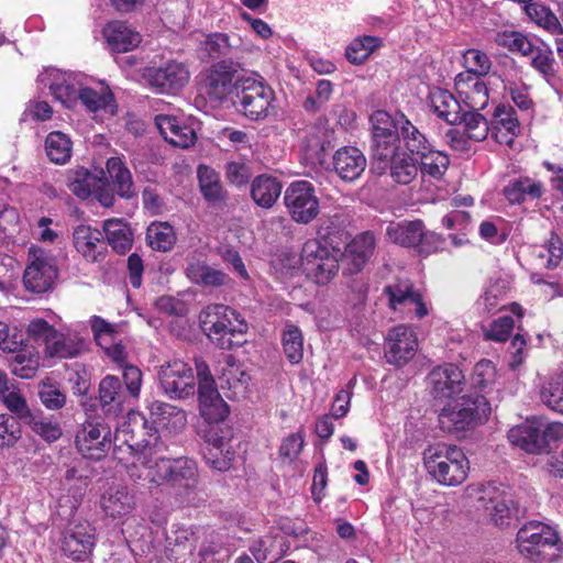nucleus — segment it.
Wrapping results in <instances>:
<instances>
[{
  "mask_svg": "<svg viewBox=\"0 0 563 563\" xmlns=\"http://www.w3.org/2000/svg\"><path fill=\"white\" fill-rule=\"evenodd\" d=\"M148 438L133 441L126 438L121 430L117 439H122L130 459L124 462L129 477L137 482H147L161 485L164 482L170 484L181 504L196 506L203 501L198 490V466L188 457L166 459L163 455L164 444L155 431L147 432Z\"/></svg>",
  "mask_w": 563,
  "mask_h": 563,
  "instance_id": "obj_1",
  "label": "nucleus"
},
{
  "mask_svg": "<svg viewBox=\"0 0 563 563\" xmlns=\"http://www.w3.org/2000/svg\"><path fill=\"white\" fill-rule=\"evenodd\" d=\"M340 231L321 228L318 238L308 240L301 251V266L306 276L318 285H328L339 273Z\"/></svg>",
  "mask_w": 563,
  "mask_h": 563,
  "instance_id": "obj_2",
  "label": "nucleus"
},
{
  "mask_svg": "<svg viewBox=\"0 0 563 563\" xmlns=\"http://www.w3.org/2000/svg\"><path fill=\"white\" fill-rule=\"evenodd\" d=\"M516 548L523 559L532 563L553 562L563 551V543L555 527L530 520L519 528Z\"/></svg>",
  "mask_w": 563,
  "mask_h": 563,
  "instance_id": "obj_3",
  "label": "nucleus"
},
{
  "mask_svg": "<svg viewBox=\"0 0 563 563\" xmlns=\"http://www.w3.org/2000/svg\"><path fill=\"white\" fill-rule=\"evenodd\" d=\"M423 464L428 474L442 486H459L468 476L470 462L461 448L454 444L435 443L423 452Z\"/></svg>",
  "mask_w": 563,
  "mask_h": 563,
  "instance_id": "obj_4",
  "label": "nucleus"
},
{
  "mask_svg": "<svg viewBox=\"0 0 563 563\" xmlns=\"http://www.w3.org/2000/svg\"><path fill=\"white\" fill-rule=\"evenodd\" d=\"M196 372L198 380L199 413L203 420L199 433L203 435L205 431L212 430L214 433H223L224 430H231L227 424L230 415V408L219 394L214 378L209 366L202 360L196 361Z\"/></svg>",
  "mask_w": 563,
  "mask_h": 563,
  "instance_id": "obj_5",
  "label": "nucleus"
},
{
  "mask_svg": "<svg viewBox=\"0 0 563 563\" xmlns=\"http://www.w3.org/2000/svg\"><path fill=\"white\" fill-rule=\"evenodd\" d=\"M467 492L476 509L484 510L488 520L500 529L510 527L525 515L514 495L503 487L478 484L468 486Z\"/></svg>",
  "mask_w": 563,
  "mask_h": 563,
  "instance_id": "obj_6",
  "label": "nucleus"
},
{
  "mask_svg": "<svg viewBox=\"0 0 563 563\" xmlns=\"http://www.w3.org/2000/svg\"><path fill=\"white\" fill-rule=\"evenodd\" d=\"M150 410L152 424L155 427L148 426L147 420L140 412L130 411L128 415V423H123L118 428L115 435H118L121 430H124V434H126L128 439L133 437V441H141L148 438L147 432L155 431L158 435V428L166 429L169 432H179L187 423L186 412L173 405L155 402L151 406ZM114 441L122 443V439L118 440L117 437H114Z\"/></svg>",
  "mask_w": 563,
  "mask_h": 563,
  "instance_id": "obj_7",
  "label": "nucleus"
},
{
  "mask_svg": "<svg viewBox=\"0 0 563 563\" xmlns=\"http://www.w3.org/2000/svg\"><path fill=\"white\" fill-rule=\"evenodd\" d=\"M492 408L482 395L452 398L439 413V424L448 432L465 431L487 421Z\"/></svg>",
  "mask_w": 563,
  "mask_h": 563,
  "instance_id": "obj_8",
  "label": "nucleus"
},
{
  "mask_svg": "<svg viewBox=\"0 0 563 563\" xmlns=\"http://www.w3.org/2000/svg\"><path fill=\"white\" fill-rule=\"evenodd\" d=\"M200 324L206 335L220 349L230 350L240 342L234 338L247 331V323L234 309L216 303L200 313Z\"/></svg>",
  "mask_w": 563,
  "mask_h": 563,
  "instance_id": "obj_9",
  "label": "nucleus"
},
{
  "mask_svg": "<svg viewBox=\"0 0 563 563\" xmlns=\"http://www.w3.org/2000/svg\"><path fill=\"white\" fill-rule=\"evenodd\" d=\"M402 129L406 150L417 156V162H420L418 167L421 175L434 180L442 179L450 164L448 155L442 151L434 150L411 122L405 121Z\"/></svg>",
  "mask_w": 563,
  "mask_h": 563,
  "instance_id": "obj_10",
  "label": "nucleus"
},
{
  "mask_svg": "<svg viewBox=\"0 0 563 563\" xmlns=\"http://www.w3.org/2000/svg\"><path fill=\"white\" fill-rule=\"evenodd\" d=\"M388 239L401 246L413 247L420 255L443 250L445 240L438 233L427 232L422 221L391 222L386 229Z\"/></svg>",
  "mask_w": 563,
  "mask_h": 563,
  "instance_id": "obj_11",
  "label": "nucleus"
},
{
  "mask_svg": "<svg viewBox=\"0 0 563 563\" xmlns=\"http://www.w3.org/2000/svg\"><path fill=\"white\" fill-rule=\"evenodd\" d=\"M86 75L66 71L57 68H47L38 77V82L47 88L54 99L65 108H75L80 98Z\"/></svg>",
  "mask_w": 563,
  "mask_h": 563,
  "instance_id": "obj_12",
  "label": "nucleus"
},
{
  "mask_svg": "<svg viewBox=\"0 0 563 563\" xmlns=\"http://www.w3.org/2000/svg\"><path fill=\"white\" fill-rule=\"evenodd\" d=\"M235 97V102L245 117L260 120L267 115L274 91L262 80L245 77L236 80Z\"/></svg>",
  "mask_w": 563,
  "mask_h": 563,
  "instance_id": "obj_13",
  "label": "nucleus"
},
{
  "mask_svg": "<svg viewBox=\"0 0 563 563\" xmlns=\"http://www.w3.org/2000/svg\"><path fill=\"white\" fill-rule=\"evenodd\" d=\"M58 271L53 255L40 246L29 250V264L24 271L23 283L27 290L42 294L54 286Z\"/></svg>",
  "mask_w": 563,
  "mask_h": 563,
  "instance_id": "obj_14",
  "label": "nucleus"
},
{
  "mask_svg": "<svg viewBox=\"0 0 563 563\" xmlns=\"http://www.w3.org/2000/svg\"><path fill=\"white\" fill-rule=\"evenodd\" d=\"M159 386L170 399H184L195 394L192 367L180 358L163 363L157 372Z\"/></svg>",
  "mask_w": 563,
  "mask_h": 563,
  "instance_id": "obj_15",
  "label": "nucleus"
},
{
  "mask_svg": "<svg viewBox=\"0 0 563 563\" xmlns=\"http://www.w3.org/2000/svg\"><path fill=\"white\" fill-rule=\"evenodd\" d=\"M405 121L410 122L404 114L393 118L388 112L378 110L371 115L373 129V155L385 158L394 145L400 143L399 133L404 139Z\"/></svg>",
  "mask_w": 563,
  "mask_h": 563,
  "instance_id": "obj_16",
  "label": "nucleus"
},
{
  "mask_svg": "<svg viewBox=\"0 0 563 563\" xmlns=\"http://www.w3.org/2000/svg\"><path fill=\"white\" fill-rule=\"evenodd\" d=\"M284 201L289 214L297 223L307 224L319 213V199L314 187L307 180L291 183L285 191Z\"/></svg>",
  "mask_w": 563,
  "mask_h": 563,
  "instance_id": "obj_17",
  "label": "nucleus"
},
{
  "mask_svg": "<svg viewBox=\"0 0 563 563\" xmlns=\"http://www.w3.org/2000/svg\"><path fill=\"white\" fill-rule=\"evenodd\" d=\"M79 102L97 121L104 122L117 115L115 97L103 80H91L86 76Z\"/></svg>",
  "mask_w": 563,
  "mask_h": 563,
  "instance_id": "obj_18",
  "label": "nucleus"
},
{
  "mask_svg": "<svg viewBox=\"0 0 563 563\" xmlns=\"http://www.w3.org/2000/svg\"><path fill=\"white\" fill-rule=\"evenodd\" d=\"M373 170L380 175L389 172L395 183L408 185L417 178L419 167L417 156L402 151L398 143L385 158L373 155Z\"/></svg>",
  "mask_w": 563,
  "mask_h": 563,
  "instance_id": "obj_19",
  "label": "nucleus"
},
{
  "mask_svg": "<svg viewBox=\"0 0 563 563\" xmlns=\"http://www.w3.org/2000/svg\"><path fill=\"white\" fill-rule=\"evenodd\" d=\"M384 294L388 298V305L391 310L405 316L415 314L422 319L428 316L429 310L421 295L413 289L408 279H399L384 288Z\"/></svg>",
  "mask_w": 563,
  "mask_h": 563,
  "instance_id": "obj_20",
  "label": "nucleus"
},
{
  "mask_svg": "<svg viewBox=\"0 0 563 563\" xmlns=\"http://www.w3.org/2000/svg\"><path fill=\"white\" fill-rule=\"evenodd\" d=\"M111 444V430L100 421L85 422L76 435V446L86 459H102Z\"/></svg>",
  "mask_w": 563,
  "mask_h": 563,
  "instance_id": "obj_21",
  "label": "nucleus"
},
{
  "mask_svg": "<svg viewBox=\"0 0 563 563\" xmlns=\"http://www.w3.org/2000/svg\"><path fill=\"white\" fill-rule=\"evenodd\" d=\"M419 347L416 332L408 325H397L389 330L385 342L387 363L401 367L413 358Z\"/></svg>",
  "mask_w": 563,
  "mask_h": 563,
  "instance_id": "obj_22",
  "label": "nucleus"
},
{
  "mask_svg": "<svg viewBox=\"0 0 563 563\" xmlns=\"http://www.w3.org/2000/svg\"><path fill=\"white\" fill-rule=\"evenodd\" d=\"M148 84L162 93H175L189 81L190 74L185 64L168 60L159 67H150L145 71Z\"/></svg>",
  "mask_w": 563,
  "mask_h": 563,
  "instance_id": "obj_23",
  "label": "nucleus"
},
{
  "mask_svg": "<svg viewBox=\"0 0 563 563\" xmlns=\"http://www.w3.org/2000/svg\"><path fill=\"white\" fill-rule=\"evenodd\" d=\"M375 246L376 239L372 232L356 234L339 254L343 273L350 275L360 273L373 256Z\"/></svg>",
  "mask_w": 563,
  "mask_h": 563,
  "instance_id": "obj_24",
  "label": "nucleus"
},
{
  "mask_svg": "<svg viewBox=\"0 0 563 563\" xmlns=\"http://www.w3.org/2000/svg\"><path fill=\"white\" fill-rule=\"evenodd\" d=\"M155 124L169 144L188 148L196 142L195 122L184 115L157 114Z\"/></svg>",
  "mask_w": 563,
  "mask_h": 563,
  "instance_id": "obj_25",
  "label": "nucleus"
},
{
  "mask_svg": "<svg viewBox=\"0 0 563 563\" xmlns=\"http://www.w3.org/2000/svg\"><path fill=\"white\" fill-rule=\"evenodd\" d=\"M236 70L225 60L213 64L207 73L202 90L211 101H222L236 90Z\"/></svg>",
  "mask_w": 563,
  "mask_h": 563,
  "instance_id": "obj_26",
  "label": "nucleus"
},
{
  "mask_svg": "<svg viewBox=\"0 0 563 563\" xmlns=\"http://www.w3.org/2000/svg\"><path fill=\"white\" fill-rule=\"evenodd\" d=\"M100 507L111 519H124L136 507V497L125 484L113 483L100 496Z\"/></svg>",
  "mask_w": 563,
  "mask_h": 563,
  "instance_id": "obj_27",
  "label": "nucleus"
},
{
  "mask_svg": "<svg viewBox=\"0 0 563 563\" xmlns=\"http://www.w3.org/2000/svg\"><path fill=\"white\" fill-rule=\"evenodd\" d=\"M201 437L206 442L203 456L207 464L220 472L229 470L234 460V452L230 445L232 430H224L220 434L208 430Z\"/></svg>",
  "mask_w": 563,
  "mask_h": 563,
  "instance_id": "obj_28",
  "label": "nucleus"
},
{
  "mask_svg": "<svg viewBox=\"0 0 563 563\" xmlns=\"http://www.w3.org/2000/svg\"><path fill=\"white\" fill-rule=\"evenodd\" d=\"M95 544V529L88 523H81L64 533L62 550L73 561L84 562L91 555Z\"/></svg>",
  "mask_w": 563,
  "mask_h": 563,
  "instance_id": "obj_29",
  "label": "nucleus"
},
{
  "mask_svg": "<svg viewBox=\"0 0 563 563\" xmlns=\"http://www.w3.org/2000/svg\"><path fill=\"white\" fill-rule=\"evenodd\" d=\"M455 90L460 103H463L471 110L479 111L488 104L489 95L487 86L478 76L459 74L455 77Z\"/></svg>",
  "mask_w": 563,
  "mask_h": 563,
  "instance_id": "obj_30",
  "label": "nucleus"
},
{
  "mask_svg": "<svg viewBox=\"0 0 563 563\" xmlns=\"http://www.w3.org/2000/svg\"><path fill=\"white\" fill-rule=\"evenodd\" d=\"M429 383L435 398L452 399L463 390L464 375L456 365L446 364L430 373Z\"/></svg>",
  "mask_w": 563,
  "mask_h": 563,
  "instance_id": "obj_31",
  "label": "nucleus"
},
{
  "mask_svg": "<svg viewBox=\"0 0 563 563\" xmlns=\"http://www.w3.org/2000/svg\"><path fill=\"white\" fill-rule=\"evenodd\" d=\"M489 132L500 145L511 146L520 133L519 120L512 107L499 103L493 114Z\"/></svg>",
  "mask_w": 563,
  "mask_h": 563,
  "instance_id": "obj_32",
  "label": "nucleus"
},
{
  "mask_svg": "<svg viewBox=\"0 0 563 563\" xmlns=\"http://www.w3.org/2000/svg\"><path fill=\"white\" fill-rule=\"evenodd\" d=\"M336 175L344 181H354L366 168L365 155L355 146H342L332 157Z\"/></svg>",
  "mask_w": 563,
  "mask_h": 563,
  "instance_id": "obj_33",
  "label": "nucleus"
},
{
  "mask_svg": "<svg viewBox=\"0 0 563 563\" xmlns=\"http://www.w3.org/2000/svg\"><path fill=\"white\" fill-rule=\"evenodd\" d=\"M102 36L108 48L115 53L133 51L142 41L139 32L121 21L107 23L102 29Z\"/></svg>",
  "mask_w": 563,
  "mask_h": 563,
  "instance_id": "obj_34",
  "label": "nucleus"
},
{
  "mask_svg": "<svg viewBox=\"0 0 563 563\" xmlns=\"http://www.w3.org/2000/svg\"><path fill=\"white\" fill-rule=\"evenodd\" d=\"M428 104L439 119L449 124H456L461 120L462 106L448 90L432 88L428 95Z\"/></svg>",
  "mask_w": 563,
  "mask_h": 563,
  "instance_id": "obj_35",
  "label": "nucleus"
},
{
  "mask_svg": "<svg viewBox=\"0 0 563 563\" xmlns=\"http://www.w3.org/2000/svg\"><path fill=\"white\" fill-rule=\"evenodd\" d=\"M290 549V543L282 533L265 536L250 547L251 553L257 563H275Z\"/></svg>",
  "mask_w": 563,
  "mask_h": 563,
  "instance_id": "obj_36",
  "label": "nucleus"
},
{
  "mask_svg": "<svg viewBox=\"0 0 563 563\" xmlns=\"http://www.w3.org/2000/svg\"><path fill=\"white\" fill-rule=\"evenodd\" d=\"M219 373L221 388L231 389L234 395L244 393L251 380L250 374L232 355L219 362Z\"/></svg>",
  "mask_w": 563,
  "mask_h": 563,
  "instance_id": "obj_37",
  "label": "nucleus"
},
{
  "mask_svg": "<svg viewBox=\"0 0 563 563\" xmlns=\"http://www.w3.org/2000/svg\"><path fill=\"white\" fill-rule=\"evenodd\" d=\"M508 440L528 453H540L542 441L540 439L539 418L527 419L523 423L508 431Z\"/></svg>",
  "mask_w": 563,
  "mask_h": 563,
  "instance_id": "obj_38",
  "label": "nucleus"
},
{
  "mask_svg": "<svg viewBox=\"0 0 563 563\" xmlns=\"http://www.w3.org/2000/svg\"><path fill=\"white\" fill-rule=\"evenodd\" d=\"M510 288V280L505 276L492 277L481 297L476 301V307L481 312L492 313L504 309L501 301L505 299Z\"/></svg>",
  "mask_w": 563,
  "mask_h": 563,
  "instance_id": "obj_39",
  "label": "nucleus"
},
{
  "mask_svg": "<svg viewBox=\"0 0 563 563\" xmlns=\"http://www.w3.org/2000/svg\"><path fill=\"white\" fill-rule=\"evenodd\" d=\"M329 144L330 132L324 126L309 128L301 142L303 161L310 165L320 164Z\"/></svg>",
  "mask_w": 563,
  "mask_h": 563,
  "instance_id": "obj_40",
  "label": "nucleus"
},
{
  "mask_svg": "<svg viewBox=\"0 0 563 563\" xmlns=\"http://www.w3.org/2000/svg\"><path fill=\"white\" fill-rule=\"evenodd\" d=\"M99 400L103 411L108 415L118 416L124 411L125 394L118 377L108 375L100 382Z\"/></svg>",
  "mask_w": 563,
  "mask_h": 563,
  "instance_id": "obj_41",
  "label": "nucleus"
},
{
  "mask_svg": "<svg viewBox=\"0 0 563 563\" xmlns=\"http://www.w3.org/2000/svg\"><path fill=\"white\" fill-rule=\"evenodd\" d=\"M74 245L87 261L96 262L100 255L99 247L102 241V232L90 225L80 224L73 233Z\"/></svg>",
  "mask_w": 563,
  "mask_h": 563,
  "instance_id": "obj_42",
  "label": "nucleus"
},
{
  "mask_svg": "<svg viewBox=\"0 0 563 563\" xmlns=\"http://www.w3.org/2000/svg\"><path fill=\"white\" fill-rule=\"evenodd\" d=\"M186 273L192 283L208 288L221 287L230 280L228 274L223 271L201 261L190 262Z\"/></svg>",
  "mask_w": 563,
  "mask_h": 563,
  "instance_id": "obj_43",
  "label": "nucleus"
},
{
  "mask_svg": "<svg viewBox=\"0 0 563 563\" xmlns=\"http://www.w3.org/2000/svg\"><path fill=\"white\" fill-rule=\"evenodd\" d=\"M280 192V183L272 176L260 175L251 185L252 199L262 208H272L279 198Z\"/></svg>",
  "mask_w": 563,
  "mask_h": 563,
  "instance_id": "obj_44",
  "label": "nucleus"
},
{
  "mask_svg": "<svg viewBox=\"0 0 563 563\" xmlns=\"http://www.w3.org/2000/svg\"><path fill=\"white\" fill-rule=\"evenodd\" d=\"M543 191V184L529 177L514 179L504 188V195L510 203H520L527 198L538 199Z\"/></svg>",
  "mask_w": 563,
  "mask_h": 563,
  "instance_id": "obj_45",
  "label": "nucleus"
},
{
  "mask_svg": "<svg viewBox=\"0 0 563 563\" xmlns=\"http://www.w3.org/2000/svg\"><path fill=\"white\" fill-rule=\"evenodd\" d=\"M103 231L108 243L119 254H125L130 251L133 243V234L122 219H108L103 222Z\"/></svg>",
  "mask_w": 563,
  "mask_h": 563,
  "instance_id": "obj_46",
  "label": "nucleus"
},
{
  "mask_svg": "<svg viewBox=\"0 0 563 563\" xmlns=\"http://www.w3.org/2000/svg\"><path fill=\"white\" fill-rule=\"evenodd\" d=\"M530 57V64L544 80L554 87L555 78V59L552 49L544 43H533L531 52L527 55Z\"/></svg>",
  "mask_w": 563,
  "mask_h": 563,
  "instance_id": "obj_47",
  "label": "nucleus"
},
{
  "mask_svg": "<svg viewBox=\"0 0 563 563\" xmlns=\"http://www.w3.org/2000/svg\"><path fill=\"white\" fill-rule=\"evenodd\" d=\"M85 350V341L78 335L55 332L54 339L48 341L46 354L51 357L70 358L78 356Z\"/></svg>",
  "mask_w": 563,
  "mask_h": 563,
  "instance_id": "obj_48",
  "label": "nucleus"
},
{
  "mask_svg": "<svg viewBox=\"0 0 563 563\" xmlns=\"http://www.w3.org/2000/svg\"><path fill=\"white\" fill-rule=\"evenodd\" d=\"M199 188L203 198L217 203L225 198V191L220 180L219 174L209 166L200 165L197 169Z\"/></svg>",
  "mask_w": 563,
  "mask_h": 563,
  "instance_id": "obj_49",
  "label": "nucleus"
},
{
  "mask_svg": "<svg viewBox=\"0 0 563 563\" xmlns=\"http://www.w3.org/2000/svg\"><path fill=\"white\" fill-rule=\"evenodd\" d=\"M382 44L383 41L378 36H357L346 46L345 57L353 65H362Z\"/></svg>",
  "mask_w": 563,
  "mask_h": 563,
  "instance_id": "obj_50",
  "label": "nucleus"
},
{
  "mask_svg": "<svg viewBox=\"0 0 563 563\" xmlns=\"http://www.w3.org/2000/svg\"><path fill=\"white\" fill-rule=\"evenodd\" d=\"M525 12L538 26L544 29L552 35L563 34V26L552 10L540 2H530L525 5Z\"/></svg>",
  "mask_w": 563,
  "mask_h": 563,
  "instance_id": "obj_51",
  "label": "nucleus"
},
{
  "mask_svg": "<svg viewBox=\"0 0 563 563\" xmlns=\"http://www.w3.org/2000/svg\"><path fill=\"white\" fill-rule=\"evenodd\" d=\"M107 170L118 195L131 198L134 195L132 175L120 157H110L107 161Z\"/></svg>",
  "mask_w": 563,
  "mask_h": 563,
  "instance_id": "obj_52",
  "label": "nucleus"
},
{
  "mask_svg": "<svg viewBox=\"0 0 563 563\" xmlns=\"http://www.w3.org/2000/svg\"><path fill=\"white\" fill-rule=\"evenodd\" d=\"M47 157L55 164H65L71 157L73 142L70 137L60 132H51L45 140Z\"/></svg>",
  "mask_w": 563,
  "mask_h": 563,
  "instance_id": "obj_53",
  "label": "nucleus"
},
{
  "mask_svg": "<svg viewBox=\"0 0 563 563\" xmlns=\"http://www.w3.org/2000/svg\"><path fill=\"white\" fill-rule=\"evenodd\" d=\"M100 184V177L86 168H76L67 174V187L80 199L91 197L93 186Z\"/></svg>",
  "mask_w": 563,
  "mask_h": 563,
  "instance_id": "obj_54",
  "label": "nucleus"
},
{
  "mask_svg": "<svg viewBox=\"0 0 563 563\" xmlns=\"http://www.w3.org/2000/svg\"><path fill=\"white\" fill-rule=\"evenodd\" d=\"M282 345L286 358L291 364H298L303 356V335L294 323L287 322L282 333Z\"/></svg>",
  "mask_w": 563,
  "mask_h": 563,
  "instance_id": "obj_55",
  "label": "nucleus"
},
{
  "mask_svg": "<svg viewBox=\"0 0 563 563\" xmlns=\"http://www.w3.org/2000/svg\"><path fill=\"white\" fill-rule=\"evenodd\" d=\"M540 397L548 408L563 413V371L550 376L544 382Z\"/></svg>",
  "mask_w": 563,
  "mask_h": 563,
  "instance_id": "obj_56",
  "label": "nucleus"
},
{
  "mask_svg": "<svg viewBox=\"0 0 563 563\" xmlns=\"http://www.w3.org/2000/svg\"><path fill=\"white\" fill-rule=\"evenodd\" d=\"M533 254L538 266L554 268L563 257V242L556 234L552 233L547 244L536 247Z\"/></svg>",
  "mask_w": 563,
  "mask_h": 563,
  "instance_id": "obj_57",
  "label": "nucleus"
},
{
  "mask_svg": "<svg viewBox=\"0 0 563 563\" xmlns=\"http://www.w3.org/2000/svg\"><path fill=\"white\" fill-rule=\"evenodd\" d=\"M146 240L152 249L166 252L173 247L176 236L168 223L154 222L147 228Z\"/></svg>",
  "mask_w": 563,
  "mask_h": 563,
  "instance_id": "obj_58",
  "label": "nucleus"
},
{
  "mask_svg": "<svg viewBox=\"0 0 563 563\" xmlns=\"http://www.w3.org/2000/svg\"><path fill=\"white\" fill-rule=\"evenodd\" d=\"M461 128L467 134L468 139L474 142L484 141L489 133V124L487 120L478 113V111L471 110L461 115Z\"/></svg>",
  "mask_w": 563,
  "mask_h": 563,
  "instance_id": "obj_59",
  "label": "nucleus"
},
{
  "mask_svg": "<svg viewBox=\"0 0 563 563\" xmlns=\"http://www.w3.org/2000/svg\"><path fill=\"white\" fill-rule=\"evenodd\" d=\"M20 230V213L14 207L0 203V245L13 240Z\"/></svg>",
  "mask_w": 563,
  "mask_h": 563,
  "instance_id": "obj_60",
  "label": "nucleus"
},
{
  "mask_svg": "<svg viewBox=\"0 0 563 563\" xmlns=\"http://www.w3.org/2000/svg\"><path fill=\"white\" fill-rule=\"evenodd\" d=\"M496 43L509 49L510 52L520 53L526 56L531 52L533 43L522 33L515 31L499 32L495 38Z\"/></svg>",
  "mask_w": 563,
  "mask_h": 563,
  "instance_id": "obj_61",
  "label": "nucleus"
},
{
  "mask_svg": "<svg viewBox=\"0 0 563 563\" xmlns=\"http://www.w3.org/2000/svg\"><path fill=\"white\" fill-rule=\"evenodd\" d=\"M15 352L11 363L12 373L21 378H31L38 366V358L27 349L20 350L19 346Z\"/></svg>",
  "mask_w": 563,
  "mask_h": 563,
  "instance_id": "obj_62",
  "label": "nucleus"
},
{
  "mask_svg": "<svg viewBox=\"0 0 563 563\" xmlns=\"http://www.w3.org/2000/svg\"><path fill=\"white\" fill-rule=\"evenodd\" d=\"M305 445V434L301 430L290 433L282 440L278 454L284 463H294Z\"/></svg>",
  "mask_w": 563,
  "mask_h": 563,
  "instance_id": "obj_63",
  "label": "nucleus"
},
{
  "mask_svg": "<svg viewBox=\"0 0 563 563\" xmlns=\"http://www.w3.org/2000/svg\"><path fill=\"white\" fill-rule=\"evenodd\" d=\"M463 60L467 69L464 74H473L481 78L489 71L492 65L489 57L475 48L467 49L463 55Z\"/></svg>",
  "mask_w": 563,
  "mask_h": 563,
  "instance_id": "obj_64",
  "label": "nucleus"
}]
</instances>
